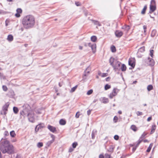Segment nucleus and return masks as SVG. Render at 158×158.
Here are the masks:
<instances>
[{
    "mask_svg": "<svg viewBox=\"0 0 158 158\" xmlns=\"http://www.w3.org/2000/svg\"><path fill=\"white\" fill-rule=\"evenodd\" d=\"M0 150L3 153L11 154L14 152L13 146L6 139H1L0 142Z\"/></svg>",
    "mask_w": 158,
    "mask_h": 158,
    "instance_id": "f257e3e1",
    "label": "nucleus"
},
{
    "mask_svg": "<svg viewBox=\"0 0 158 158\" xmlns=\"http://www.w3.org/2000/svg\"><path fill=\"white\" fill-rule=\"evenodd\" d=\"M22 23L25 28L28 29L31 28L35 25V19L32 15H27L23 18Z\"/></svg>",
    "mask_w": 158,
    "mask_h": 158,
    "instance_id": "f03ea898",
    "label": "nucleus"
},
{
    "mask_svg": "<svg viewBox=\"0 0 158 158\" xmlns=\"http://www.w3.org/2000/svg\"><path fill=\"white\" fill-rule=\"evenodd\" d=\"M110 65L112 66L115 71L119 70L121 63L117 59L111 57L109 60Z\"/></svg>",
    "mask_w": 158,
    "mask_h": 158,
    "instance_id": "7ed1b4c3",
    "label": "nucleus"
},
{
    "mask_svg": "<svg viewBox=\"0 0 158 158\" xmlns=\"http://www.w3.org/2000/svg\"><path fill=\"white\" fill-rule=\"evenodd\" d=\"M30 107L29 105L27 104L24 105L23 106V110L20 112V114L23 116L24 117L28 116V114L30 111Z\"/></svg>",
    "mask_w": 158,
    "mask_h": 158,
    "instance_id": "20e7f679",
    "label": "nucleus"
},
{
    "mask_svg": "<svg viewBox=\"0 0 158 158\" xmlns=\"http://www.w3.org/2000/svg\"><path fill=\"white\" fill-rule=\"evenodd\" d=\"M156 9L155 2L154 0H152L150 5V13L153 12Z\"/></svg>",
    "mask_w": 158,
    "mask_h": 158,
    "instance_id": "39448f33",
    "label": "nucleus"
},
{
    "mask_svg": "<svg viewBox=\"0 0 158 158\" xmlns=\"http://www.w3.org/2000/svg\"><path fill=\"white\" fill-rule=\"evenodd\" d=\"M28 117L29 121L31 122H34L35 120L34 113L33 111L31 110L28 114Z\"/></svg>",
    "mask_w": 158,
    "mask_h": 158,
    "instance_id": "423d86ee",
    "label": "nucleus"
},
{
    "mask_svg": "<svg viewBox=\"0 0 158 158\" xmlns=\"http://www.w3.org/2000/svg\"><path fill=\"white\" fill-rule=\"evenodd\" d=\"M119 91V89L116 88H114L113 89L112 92L110 94L109 96V98L111 99L112 98L114 97L117 95Z\"/></svg>",
    "mask_w": 158,
    "mask_h": 158,
    "instance_id": "0eeeda50",
    "label": "nucleus"
},
{
    "mask_svg": "<svg viewBox=\"0 0 158 158\" xmlns=\"http://www.w3.org/2000/svg\"><path fill=\"white\" fill-rule=\"evenodd\" d=\"M88 46L91 48L93 53H95L96 50V45L95 44H92L91 43H88Z\"/></svg>",
    "mask_w": 158,
    "mask_h": 158,
    "instance_id": "6e6552de",
    "label": "nucleus"
},
{
    "mask_svg": "<svg viewBox=\"0 0 158 158\" xmlns=\"http://www.w3.org/2000/svg\"><path fill=\"white\" fill-rule=\"evenodd\" d=\"M128 64L132 68H134L135 66V59L134 58H130L129 60Z\"/></svg>",
    "mask_w": 158,
    "mask_h": 158,
    "instance_id": "1a4fd4ad",
    "label": "nucleus"
},
{
    "mask_svg": "<svg viewBox=\"0 0 158 158\" xmlns=\"http://www.w3.org/2000/svg\"><path fill=\"white\" fill-rule=\"evenodd\" d=\"M44 127V125L43 123L40 124L36 127L35 128V131L36 132H37L43 128Z\"/></svg>",
    "mask_w": 158,
    "mask_h": 158,
    "instance_id": "9d476101",
    "label": "nucleus"
},
{
    "mask_svg": "<svg viewBox=\"0 0 158 158\" xmlns=\"http://www.w3.org/2000/svg\"><path fill=\"white\" fill-rule=\"evenodd\" d=\"M9 106V104L8 102H7L3 106V110L4 111V114H6V111L7 110Z\"/></svg>",
    "mask_w": 158,
    "mask_h": 158,
    "instance_id": "9b49d317",
    "label": "nucleus"
},
{
    "mask_svg": "<svg viewBox=\"0 0 158 158\" xmlns=\"http://www.w3.org/2000/svg\"><path fill=\"white\" fill-rule=\"evenodd\" d=\"M22 10L20 8H18L16 10V13L15 15V16L17 17H19L20 16V14L22 13Z\"/></svg>",
    "mask_w": 158,
    "mask_h": 158,
    "instance_id": "f8f14e48",
    "label": "nucleus"
},
{
    "mask_svg": "<svg viewBox=\"0 0 158 158\" xmlns=\"http://www.w3.org/2000/svg\"><path fill=\"white\" fill-rule=\"evenodd\" d=\"M48 129L52 132L54 133L56 131V128L53 127L48 125Z\"/></svg>",
    "mask_w": 158,
    "mask_h": 158,
    "instance_id": "ddd939ff",
    "label": "nucleus"
},
{
    "mask_svg": "<svg viewBox=\"0 0 158 158\" xmlns=\"http://www.w3.org/2000/svg\"><path fill=\"white\" fill-rule=\"evenodd\" d=\"M115 34L117 37H120L122 35L123 33L121 31L117 30L115 31Z\"/></svg>",
    "mask_w": 158,
    "mask_h": 158,
    "instance_id": "4468645a",
    "label": "nucleus"
},
{
    "mask_svg": "<svg viewBox=\"0 0 158 158\" xmlns=\"http://www.w3.org/2000/svg\"><path fill=\"white\" fill-rule=\"evenodd\" d=\"M100 101L103 103H106L109 102L108 99L105 97H103L101 98L100 99Z\"/></svg>",
    "mask_w": 158,
    "mask_h": 158,
    "instance_id": "2eb2a0df",
    "label": "nucleus"
},
{
    "mask_svg": "<svg viewBox=\"0 0 158 158\" xmlns=\"http://www.w3.org/2000/svg\"><path fill=\"white\" fill-rule=\"evenodd\" d=\"M97 133V131L96 130H94L93 131L92 134H91V136H92V139H94L95 137V135Z\"/></svg>",
    "mask_w": 158,
    "mask_h": 158,
    "instance_id": "dca6fc26",
    "label": "nucleus"
},
{
    "mask_svg": "<svg viewBox=\"0 0 158 158\" xmlns=\"http://www.w3.org/2000/svg\"><path fill=\"white\" fill-rule=\"evenodd\" d=\"M13 40V36L11 35H9L7 37V40L9 42H11Z\"/></svg>",
    "mask_w": 158,
    "mask_h": 158,
    "instance_id": "f3484780",
    "label": "nucleus"
},
{
    "mask_svg": "<svg viewBox=\"0 0 158 158\" xmlns=\"http://www.w3.org/2000/svg\"><path fill=\"white\" fill-rule=\"evenodd\" d=\"M130 128L132 130L135 132L136 131L138 130L137 128L134 125H132L131 126Z\"/></svg>",
    "mask_w": 158,
    "mask_h": 158,
    "instance_id": "a211bd4d",
    "label": "nucleus"
},
{
    "mask_svg": "<svg viewBox=\"0 0 158 158\" xmlns=\"http://www.w3.org/2000/svg\"><path fill=\"white\" fill-rule=\"evenodd\" d=\"M156 129V126L155 125H152L151 130V131L150 132L151 134H153L155 131V130Z\"/></svg>",
    "mask_w": 158,
    "mask_h": 158,
    "instance_id": "6ab92c4d",
    "label": "nucleus"
},
{
    "mask_svg": "<svg viewBox=\"0 0 158 158\" xmlns=\"http://www.w3.org/2000/svg\"><path fill=\"white\" fill-rule=\"evenodd\" d=\"M66 121L63 119H60L59 121L60 124L62 125H64L66 124Z\"/></svg>",
    "mask_w": 158,
    "mask_h": 158,
    "instance_id": "aec40b11",
    "label": "nucleus"
},
{
    "mask_svg": "<svg viewBox=\"0 0 158 158\" xmlns=\"http://www.w3.org/2000/svg\"><path fill=\"white\" fill-rule=\"evenodd\" d=\"M148 64L149 65H150L151 66H153V65H154V64H155V62H154V60L152 59H150L149 61Z\"/></svg>",
    "mask_w": 158,
    "mask_h": 158,
    "instance_id": "412c9836",
    "label": "nucleus"
},
{
    "mask_svg": "<svg viewBox=\"0 0 158 158\" xmlns=\"http://www.w3.org/2000/svg\"><path fill=\"white\" fill-rule=\"evenodd\" d=\"M121 69L123 71H125L126 69V65L124 64H123L121 66Z\"/></svg>",
    "mask_w": 158,
    "mask_h": 158,
    "instance_id": "4be33fe9",
    "label": "nucleus"
},
{
    "mask_svg": "<svg viewBox=\"0 0 158 158\" xmlns=\"http://www.w3.org/2000/svg\"><path fill=\"white\" fill-rule=\"evenodd\" d=\"M147 90L148 91H150L153 89V87L152 85H148L147 88Z\"/></svg>",
    "mask_w": 158,
    "mask_h": 158,
    "instance_id": "5701e85b",
    "label": "nucleus"
},
{
    "mask_svg": "<svg viewBox=\"0 0 158 158\" xmlns=\"http://www.w3.org/2000/svg\"><path fill=\"white\" fill-rule=\"evenodd\" d=\"M145 51V47L144 46L140 48L138 50L139 52H143Z\"/></svg>",
    "mask_w": 158,
    "mask_h": 158,
    "instance_id": "b1692460",
    "label": "nucleus"
},
{
    "mask_svg": "<svg viewBox=\"0 0 158 158\" xmlns=\"http://www.w3.org/2000/svg\"><path fill=\"white\" fill-rule=\"evenodd\" d=\"M91 40L94 42H95L97 40V37L95 36H92L91 37Z\"/></svg>",
    "mask_w": 158,
    "mask_h": 158,
    "instance_id": "393cba45",
    "label": "nucleus"
},
{
    "mask_svg": "<svg viewBox=\"0 0 158 158\" xmlns=\"http://www.w3.org/2000/svg\"><path fill=\"white\" fill-rule=\"evenodd\" d=\"M10 136L12 137H15L16 135V134L15 133V132L14 131H12L10 132Z\"/></svg>",
    "mask_w": 158,
    "mask_h": 158,
    "instance_id": "a878e982",
    "label": "nucleus"
},
{
    "mask_svg": "<svg viewBox=\"0 0 158 158\" xmlns=\"http://www.w3.org/2000/svg\"><path fill=\"white\" fill-rule=\"evenodd\" d=\"M147 8V6L146 5L145 6L142 10L141 13L142 14H144L145 13V11Z\"/></svg>",
    "mask_w": 158,
    "mask_h": 158,
    "instance_id": "bb28decb",
    "label": "nucleus"
},
{
    "mask_svg": "<svg viewBox=\"0 0 158 158\" xmlns=\"http://www.w3.org/2000/svg\"><path fill=\"white\" fill-rule=\"evenodd\" d=\"M152 146H153V143H151L150 144L149 147H148V149L146 151L147 152H149L150 151Z\"/></svg>",
    "mask_w": 158,
    "mask_h": 158,
    "instance_id": "cd10ccee",
    "label": "nucleus"
},
{
    "mask_svg": "<svg viewBox=\"0 0 158 158\" xmlns=\"http://www.w3.org/2000/svg\"><path fill=\"white\" fill-rule=\"evenodd\" d=\"M110 49L111 51L113 52H116V48L114 46H112L111 47Z\"/></svg>",
    "mask_w": 158,
    "mask_h": 158,
    "instance_id": "c85d7f7f",
    "label": "nucleus"
},
{
    "mask_svg": "<svg viewBox=\"0 0 158 158\" xmlns=\"http://www.w3.org/2000/svg\"><path fill=\"white\" fill-rule=\"evenodd\" d=\"M13 111L15 114H17L18 112V108L15 107H14L13 108Z\"/></svg>",
    "mask_w": 158,
    "mask_h": 158,
    "instance_id": "c756f323",
    "label": "nucleus"
},
{
    "mask_svg": "<svg viewBox=\"0 0 158 158\" xmlns=\"http://www.w3.org/2000/svg\"><path fill=\"white\" fill-rule=\"evenodd\" d=\"M37 146L38 148H40L43 146V143L42 142H39L37 143Z\"/></svg>",
    "mask_w": 158,
    "mask_h": 158,
    "instance_id": "7c9ffc66",
    "label": "nucleus"
},
{
    "mask_svg": "<svg viewBox=\"0 0 158 158\" xmlns=\"http://www.w3.org/2000/svg\"><path fill=\"white\" fill-rule=\"evenodd\" d=\"M78 144L77 142H75L73 143L72 144V147L73 148H76V146Z\"/></svg>",
    "mask_w": 158,
    "mask_h": 158,
    "instance_id": "2f4dec72",
    "label": "nucleus"
},
{
    "mask_svg": "<svg viewBox=\"0 0 158 158\" xmlns=\"http://www.w3.org/2000/svg\"><path fill=\"white\" fill-rule=\"evenodd\" d=\"M111 88L110 85H108L106 84L105 86V89L106 90H107L108 89L110 88Z\"/></svg>",
    "mask_w": 158,
    "mask_h": 158,
    "instance_id": "473e14b6",
    "label": "nucleus"
},
{
    "mask_svg": "<svg viewBox=\"0 0 158 158\" xmlns=\"http://www.w3.org/2000/svg\"><path fill=\"white\" fill-rule=\"evenodd\" d=\"M93 92V90L90 89L88 91V92L87 93V94L88 95H90Z\"/></svg>",
    "mask_w": 158,
    "mask_h": 158,
    "instance_id": "72a5a7b5",
    "label": "nucleus"
},
{
    "mask_svg": "<svg viewBox=\"0 0 158 158\" xmlns=\"http://www.w3.org/2000/svg\"><path fill=\"white\" fill-rule=\"evenodd\" d=\"M54 142L53 141V140H51V141H48L47 143V145L48 146H50V145L52 143Z\"/></svg>",
    "mask_w": 158,
    "mask_h": 158,
    "instance_id": "f704fd0d",
    "label": "nucleus"
},
{
    "mask_svg": "<svg viewBox=\"0 0 158 158\" xmlns=\"http://www.w3.org/2000/svg\"><path fill=\"white\" fill-rule=\"evenodd\" d=\"M77 86L76 85L75 86L72 88L71 89V92H74L75 91V90H76V89H77Z\"/></svg>",
    "mask_w": 158,
    "mask_h": 158,
    "instance_id": "c9c22d12",
    "label": "nucleus"
},
{
    "mask_svg": "<svg viewBox=\"0 0 158 158\" xmlns=\"http://www.w3.org/2000/svg\"><path fill=\"white\" fill-rule=\"evenodd\" d=\"M118 118L117 117L115 116L114 117L113 119V121L114 123H116L117 122L118 120Z\"/></svg>",
    "mask_w": 158,
    "mask_h": 158,
    "instance_id": "e433bc0d",
    "label": "nucleus"
},
{
    "mask_svg": "<svg viewBox=\"0 0 158 158\" xmlns=\"http://www.w3.org/2000/svg\"><path fill=\"white\" fill-rule=\"evenodd\" d=\"M142 141V139H139L138 142L137 143L135 147H136L137 148L139 146V144L141 143V142Z\"/></svg>",
    "mask_w": 158,
    "mask_h": 158,
    "instance_id": "4c0bfd02",
    "label": "nucleus"
},
{
    "mask_svg": "<svg viewBox=\"0 0 158 158\" xmlns=\"http://www.w3.org/2000/svg\"><path fill=\"white\" fill-rule=\"evenodd\" d=\"M130 28L129 25H126V32L127 33L128 31L129 30Z\"/></svg>",
    "mask_w": 158,
    "mask_h": 158,
    "instance_id": "58836bf2",
    "label": "nucleus"
},
{
    "mask_svg": "<svg viewBox=\"0 0 158 158\" xmlns=\"http://www.w3.org/2000/svg\"><path fill=\"white\" fill-rule=\"evenodd\" d=\"M153 50H151L150 51V55L152 57H153Z\"/></svg>",
    "mask_w": 158,
    "mask_h": 158,
    "instance_id": "ea45409f",
    "label": "nucleus"
},
{
    "mask_svg": "<svg viewBox=\"0 0 158 158\" xmlns=\"http://www.w3.org/2000/svg\"><path fill=\"white\" fill-rule=\"evenodd\" d=\"M2 89H3V90L5 91H6L7 90V88L5 85H3L2 86Z\"/></svg>",
    "mask_w": 158,
    "mask_h": 158,
    "instance_id": "a19ab883",
    "label": "nucleus"
},
{
    "mask_svg": "<svg viewBox=\"0 0 158 158\" xmlns=\"http://www.w3.org/2000/svg\"><path fill=\"white\" fill-rule=\"evenodd\" d=\"M146 135H147V134L145 132H144L143 133V134L141 135V136L140 137V139H142L143 138H144Z\"/></svg>",
    "mask_w": 158,
    "mask_h": 158,
    "instance_id": "79ce46f5",
    "label": "nucleus"
},
{
    "mask_svg": "<svg viewBox=\"0 0 158 158\" xmlns=\"http://www.w3.org/2000/svg\"><path fill=\"white\" fill-rule=\"evenodd\" d=\"M143 27L144 30V33L145 34L146 32L147 26L146 25H144L143 26Z\"/></svg>",
    "mask_w": 158,
    "mask_h": 158,
    "instance_id": "37998d69",
    "label": "nucleus"
},
{
    "mask_svg": "<svg viewBox=\"0 0 158 158\" xmlns=\"http://www.w3.org/2000/svg\"><path fill=\"white\" fill-rule=\"evenodd\" d=\"M105 156L106 158H111L110 156L108 154H105Z\"/></svg>",
    "mask_w": 158,
    "mask_h": 158,
    "instance_id": "c03bdc74",
    "label": "nucleus"
},
{
    "mask_svg": "<svg viewBox=\"0 0 158 158\" xmlns=\"http://www.w3.org/2000/svg\"><path fill=\"white\" fill-rule=\"evenodd\" d=\"M10 22V21L8 19H6L5 21V25L6 26L8 25V23Z\"/></svg>",
    "mask_w": 158,
    "mask_h": 158,
    "instance_id": "a18cd8bd",
    "label": "nucleus"
},
{
    "mask_svg": "<svg viewBox=\"0 0 158 158\" xmlns=\"http://www.w3.org/2000/svg\"><path fill=\"white\" fill-rule=\"evenodd\" d=\"M142 114H143V113L141 112L138 111L137 112H136V114L137 115V116H139V115H141Z\"/></svg>",
    "mask_w": 158,
    "mask_h": 158,
    "instance_id": "49530a36",
    "label": "nucleus"
},
{
    "mask_svg": "<svg viewBox=\"0 0 158 158\" xmlns=\"http://www.w3.org/2000/svg\"><path fill=\"white\" fill-rule=\"evenodd\" d=\"M51 137L52 138V140H53V141L54 142L55 139V136L52 134H51Z\"/></svg>",
    "mask_w": 158,
    "mask_h": 158,
    "instance_id": "de8ad7c7",
    "label": "nucleus"
},
{
    "mask_svg": "<svg viewBox=\"0 0 158 158\" xmlns=\"http://www.w3.org/2000/svg\"><path fill=\"white\" fill-rule=\"evenodd\" d=\"M73 149L74 148H72L71 147L70 148L69 150V152H72L74 150Z\"/></svg>",
    "mask_w": 158,
    "mask_h": 158,
    "instance_id": "09e8293b",
    "label": "nucleus"
},
{
    "mask_svg": "<svg viewBox=\"0 0 158 158\" xmlns=\"http://www.w3.org/2000/svg\"><path fill=\"white\" fill-rule=\"evenodd\" d=\"M4 134L5 136H7L9 135V133L7 131H5Z\"/></svg>",
    "mask_w": 158,
    "mask_h": 158,
    "instance_id": "8fccbe9b",
    "label": "nucleus"
},
{
    "mask_svg": "<svg viewBox=\"0 0 158 158\" xmlns=\"http://www.w3.org/2000/svg\"><path fill=\"white\" fill-rule=\"evenodd\" d=\"M114 139L116 140H118L119 139V136L118 135H115L114 137Z\"/></svg>",
    "mask_w": 158,
    "mask_h": 158,
    "instance_id": "3c124183",
    "label": "nucleus"
},
{
    "mask_svg": "<svg viewBox=\"0 0 158 158\" xmlns=\"http://www.w3.org/2000/svg\"><path fill=\"white\" fill-rule=\"evenodd\" d=\"M107 73H103L102 74V77H106L107 76Z\"/></svg>",
    "mask_w": 158,
    "mask_h": 158,
    "instance_id": "603ef678",
    "label": "nucleus"
},
{
    "mask_svg": "<svg viewBox=\"0 0 158 158\" xmlns=\"http://www.w3.org/2000/svg\"><path fill=\"white\" fill-rule=\"evenodd\" d=\"M95 24H96V25H98V26H101L100 23H99V22H98V21H95Z\"/></svg>",
    "mask_w": 158,
    "mask_h": 158,
    "instance_id": "864d4df0",
    "label": "nucleus"
},
{
    "mask_svg": "<svg viewBox=\"0 0 158 158\" xmlns=\"http://www.w3.org/2000/svg\"><path fill=\"white\" fill-rule=\"evenodd\" d=\"M0 77L1 79H4L5 78L3 74L1 73H0Z\"/></svg>",
    "mask_w": 158,
    "mask_h": 158,
    "instance_id": "5fc2aeb1",
    "label": "nucleus"
},
{
    "mask_svg": "<svg viewBox=\"0 0 158 158\" xmlns=\"http://www.w3.org/2000/svg\"><path fill=\"white\" fill-rule=\"evenodd\" d=\"M155 31L153 30L152 31V33L151 34V36H154L155 35Z\"/></svg>",
    "mask_w": 158,
    "mask_h": 158,
    "instance_id": "6e6d98bb",
    "label": "nucleus"
},
{
    "mask_svg": "<svg viewBox=\"0 0 158 158\" xmlns=\"http://www.w3.org/2000/svg\"><path fill=\"white\" fill-rule=\"evenodd\" d=\"M75 4L77 6H80L81 5L80 3L79 2H75Z\"/></svg>",
    "mask_w": 158,
    "mask_h": 158,
    "instance_id": "4d7b16f0",
    "label": "nucleus"
},
{
    "mask_svg": "<svg viewBox=\"0 0 158 158\" xmlns=\"http://www.w3.org/2000/svg\"><path fill=\"white\" fill-rule=\"evenodd\" d=\"M79 113V112H77L76 114L75 117L77 118H78L79 117V114H78V113Z\"/></svg>",
    "mask_w": 158,
    "mask_h": 158,
    "instance_id": "13d9d810",
    "label": "nucleus"
},
{
    "mask_svg": "<svg viewBox=\"0 0 158 158\" xmlns=\"http://www.w3.org/2000/svg\"><path fill=\"white\" fill-rule=\"evenodd\" d=\"M91 113V110H89L87 111V114L89 115Z\"/></svg>",
    "mask_w": 158,
    "mask_h": 158,
    "instance_id": "bf43d9fd",
    "label": "nucleus"
},
{
    "mask_svg": "<svg viewBox=\"0 0 158 158\" xmlns=\"http://www.w3.org/2000/svg\"><path fill=\"white\" fill-rule=\"evenodd\" d=\"M99 158H104V157L103 155L100 154L99 156Z\"/></svg>",
    "mask_w": 158,
    "mask_h": 158,
    "instance_id": "052dcab7",
    "label": "nucleus"
},
{
    "mask_svg": "<svg viewBox=\"0 0 158 158\" xmlns=\"http://www.w3.org/2000/svg\"><path fill=\"white\" fill-rule=\"evenodd\" d=\"M152 119V117H148L147 119V121H149Z\"/></svg>",
    "mask_w": 158,
    "mask_h": 158,
    "instance_id": "680f3d73",
    "label": "nucleus"
},
{
    "mask_svg": "<svg viewBox=\"0 0 158 158\" xmlns=\"http://www.w3.org/2000/svg\"><path fill=\"white\" fill-rule=\"evenodd\" d=\"M136 148H137V147H133V151L134 152L135 150L136 149Z\"/></svg>",
    "mask_w": 158,
    "mask_h": 158,
    "instance_id": "e2e57ef3",
    "label": "nucleus"
},
{
    "mask_svg": "<svg viewBox=\"0 0 158 158\" xmlns=\"http://www.w3.org/2000/svg\"><path fill=\"white\" fill-rule=\"evenodd\" d=\"M126 25H124V26H123V27H122V29H125L126 30Z\"/></svg>",
    "mask_w": 158,
    "mask_h": 158,
    "instance_id": "0e129e2a",
    "label": "nucleus"
},
{
    "mask_svg": "<svg viewBox=\"0 0 158 158\" xmlns=\"http://www.w3.org/2000/svg\"><path fill=\"white\" fill-rule=\"evenodd\" d=\"M83 48V47L82 46H79V49L80 50H82Z\"/></svg>",
    "mask_w": 158,
    "mask_h": 158,
    "instance_id": "69168bd1",
    "label": "nucleus"
},
{
    "mask_svg": "<svg viewBox=\"0 0 158 158\" xmlns=\"http://www.w3.org/2000/svg\"><path fill=\"white\" fill-rule=\"evenodd\" d=\"M143 142H144V143H146V142H148V140L147 139H145V140H143Z\"/></svg>",
    "mask_w": 158,
    "mask_h": 158,
    "instance_id": "338daca9",
    "label": "nucleus"
},
{
    "mask_svg": "<svg viewBox=\"0 0 158 158\" xmlns=\"http://www.w3.org/2000/svg\"><path fill=\"white\" fill-rule=\"evenodd\" d=\"M118 113L119 114H122V111H121V110H119V111H118Z\"/></svg>",
    "mask_w": 158,
    "mask_h": 158,
    "instance_id": "774afa93",
    "label": "nucleus"
}]
</instances>
